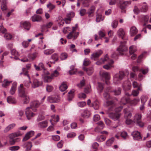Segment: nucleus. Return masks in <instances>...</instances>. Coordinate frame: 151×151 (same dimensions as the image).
<instances>
[{
  "label": "nucleus",
  "mask_w": 151,
  "mask_h": 151,
  "mask_svg": "<svg viewBox=\"0 0 151 151\" xmlns=\"http://www.w3.org/2000/svg\"><path fill=\"white\" fill-rule=\"evenodd\" d=\"M7 0H3L1 6V8L3 11L6 10L7 9L6 6Z\"/></svg>",
  "instance_id": "38"
},
{
  "label": "nucleus",
  "mask_w": 151,
  "mask_h": 151,
  "mask_svg": "<svg viewBox=\"0 0 151 151\" xmlns=\"http://www.w3.org/2000/svg\"><path fill=\"white\" fill-rule=\"evenodd\" d=\"M104 19V17L101 14H98L96 16V20L97 22H99L102 21Z\"/></svg>",
  "instance_id": "51"
},
{
  "label": "nucleus",
  "mask_w": 151,
  "mask_h": 151,
  "mask_svg": "<svg viewBox=\"0 0 151 151\" xmlns=\"http://www.w3.org/2000/svg\"><path fill=\"white\" fill-rule=\"evenodd\" d=\"M109 91L107 88L104 92L103 94V96L104 98L106 100H107L110 98V96L109 93Z\"/></svg>",
  "instance_id": "35"
},
{
  "label": "nucleus",
  "mask_w": 151,
  "mask_h": 151,
  "mask_svg": "<svg viewBox=\"0 0 151 151\" xmlns=\"http://www.w3.org/2000/svg\"><path fill=\"white\" fill-rule=\"evenodd\" d=\"M17 86V83L16 82H14L13 83L12 86L10 91V93L11 94L13 95L14 94L16 90Z\"/></svg>",
  "instance_id": "28"
},
{
  "label": "nucleus",
  "mask_w": 151,
  "mask_h": 151,
  "mask_svg": "<svg viewBox=\"0 0 151 151\" xmlns=\"http://www.w3.org/2000/svg\"><path fill=\"white\" fill-rule=\"evenodd\" d=\"M137 32L138 30L135 27L133 26L131 28L130 32L131 36H134L137 34Z\"/></svg>",
  "instance_id": "27"
},
{
  "label": "nucleus",
  "mask_w": 151,
  "mask_h": 151,
  "mask_svg": "<svg viewBox=\"0 0 151 151\" xmlns=\"http://www.w3.org/2000/svg\"><path fill=\"white\" fill-rule=\"evenodd\" d=\"M83 69L86 71L87 73L89 75L91 74L93 72V69L92 68H88V69L84 68Z\"/></svg>",
  "instance_id": "54"
},
{
  "label": "nucleus",
  "mask_w": 151,
  "mask_h": 151,
  "mask_svg": "<svg viewBox=\"0 0 151 151\" xmlns=\"http://www.w3.org/2000/svg\"><path fill=\"white\" fill-rule=\"evenodd\" d=\"M12 81H9L6 79H5L3 83L2 84V86L3 87H6L7 86H9L10 84V83Z\"/></svg>",
  "instance_id": "62"
},
{
  "label": "nucleus",
  "mask_w": 151,
  "mask_h": 151,
  "mask_svg": "<svg viewBox=\"0 0 151 151\" xmlns=\"http://www.w3.org/2000/svg\"><path fill=\"white\" fill-rule=\"evenodd\" d=\"M117 34L119 37L123 39L125 35L124 29L122 28H120L117 31Z\"/></svg>",
  "instance_id": "21"
},
{
  "label": "nucleus",
  "mask_w": 151,
  "mask_h": 151,
  "mask_svg": "<svg viewBox=\"0 0 151 151\" xmlns=\"http://www.w3.org/2000/svg\"><path fill=\"white\" fill-rule=\"evenodd\" d=\"M59 75V73L57 70H55L52 73H51L50 76L52 79L54 77H57Z\"/></svg>",
  "instance_id": "56"
},
{
  "label": "nucleus",
  "mask_w": 151,
  "mask_h": 151,
  "mask_svg": "<svg viewBox=\"0 0 151 151\" xmlns=\"http://www.w3.org/2000/svg\"><path fill=\"white\" fill-rule=\"evenodd\" d=\"M47 8L49 9V12H51V11L55 8V6L51 3L48 4L47 5Z\"/></svg>",
  "instance_id": "58"
},
{
  "label": "nucleus",
  "mask_w": 151,
  "mask_h": 151,
  "mask_svg": "<svg viewBox=\"0 0 151 151\" xmlns=\"http://www.w3.org/2000/svg\"><path fill=\"white\" fill-rule=\"evenodd\" d=\"M54 52V50L52 49H48L45 50L44 51V54L46 55H50Z\"/></svg>",
  "instance_id": "41"
},
{
  "label": "nucleus",
  "mask_w": 151,
  "mask_h": 151,
  "mask_svg": "<svg viewBox=\"0 0 151 151\" xmlns=\"http://www.w3.org/2000/svg\"><path fill=\"white\" fill-rule=\"evenodd\" d=\"M22 146L23 148H26L27 151H28L31 149L32 145L31 142H28L24 143Z\"/></svg>",
  "instance_id": "19"
},
{
  "label": "nucleus",
  "mask_w": 151,
  "mask_h": 151,
  "mask_svg": "<svg viewBox=\"0 0 151 151\" xmlns=\"http://www.w3.org/2000/svg\"><path fill=\"white\" fill-rule=\"evenodd\" d=\"M101 76L103 78L105 79L106 80V83L107 84H109V82L108 81L110 78V74L107 72H103L101 74Z\"/></svg>",
  "instance_id": "11"
},
{
  "label": "nucleus",
  "mask_w": 151,
  "mask_h": 151,
  "mask_svg": "<svg viewBox=\"0 0 151 151\" xmlns=\"http://www.w3.org/2000/svg\"><path fill=\"white\" fill-rule=\"evenodd\" d=\"M38 126L40 128L46 127L47 126V122L46 121L41 122L39 123Z\"/></svg>",
  "instance_id": "42"
},
{
  "label": "nucleus",
  "mask_w": 151,
  "mask_h": 151,
  "mask_svg": "<svg viewBox=\"0 0 151 151\" xmlns=\"http://www.w3.org/2000/svg\"><path fill=\"white\" fill-rule=\"evenodd\" d=\"M109 116L114 121H119L121 114L119 113H111L109 114Z\"/></svg>",
  "instance_id": "8"
},
{
  "label": "nucleus",
  "mask_w": 151,
  "mask_h": 151,
  "mask_svg": "<svg viewBox=\"0 0 151 151\" xmlns=\"http://www.w3.org/2000/svg\"><path fill=\"white\" fill-rule=\"evenodd\" d=\"M49 73L47 72L46 74L42 75V78L45 82L48 83L50 82L52 79L50 76H49Z\"/></svg>",
  "instance_id": "12"
},
{
  "label": "nucleus",
  "mask_w": 151,
  "mask_h": 151,
  "mask_svg": "<svg viewBox=\"0 0 151 151\" xmlns=\"http://www.w3.org/2000/svg\"><path fill=\"white\" fill-rule=\"evenodd\" d=\"M121 137L124 139L126 140L129 138L127 133L125 131H123L121 133Z\"/></svg>",
  "instance_id": "37"
},
{
  "label": "nucleus",
  "mask_w": 151,
  "mask_h": 151,
  "mask_svg": "<svg viewBox=\"0 0 151 151\" xmlns=\"http://www.w3.org/2000/svg\"><path fill=\"white\" fill-rule=\"evenodd\" d=\"M114 140V139L113 138L109 139L106 141V145L107 146H110L113 143Z\"/></svg>",
  "instance_id": "49"
},
{
  "label": "nucleus",
  "mask_w": 151,
  "mask_h": 151,
  "mask_svg": "<svg viewBox=\"0 0 151 151\" xmlns=\"http://www.w3.org/2000/svg\"><path fill=\"white\" fill-rule=\"evenodd\" d=\"M74 91L73 90H71L68 93V99L69 101H70L74 96Z\"/></svg>",
  "instance_id": "43"
},
{
  "label": "nucleus",
  "mask_w": 151,
  "mask_h": 151,
  "mask_svg": "<svg viewBox=\"0 0 151 151\" xmlns=\"http://www.w3.org/2000/svg\"><path fill=\"white\" fill-rule=\"evenodd\" d=\"M22 134L20 132L14 133L11 134L9 135V140L14 139L17 137L21 136Z\"/></svg>",
  "instance_id": "26"
},
{
  "label": "nucleus",
  "mask_w": 151,
  "mask_h": 151,
  "mask_svg": "<svg viewBox=\"0 0 151 151\" xmlns=\"http://www.w3.org/2000/svg\"><path fill=\"white\" fill-rule=\"evenodd\" d=\"M129 101V98L124 97L122 98L121 99V104H125Z\"/></svg>",
  "instance_id": "44"
},
{
  "label": "nucleus",
  "mask_w": 151,
  "mask_h": 151,
  "mask_svg": "<svg viewBox=\"0 0 151 151\" xmlns=\"http://www.w3.org/2000/svg\"><path fill=\"white\" fill-rule=\"evenodd\" d=\"M134 122V120H132L129 119H126L125 123L127 125H130Z\"/></svg>",
  "instance_id": "64"
},
{
  "label": "nucleus",
  "mask_w": 151,
  "mask_h": 151,
  "mask_svg": "<svg viewBox=\"0 0 151 151\" xmlns=\"http://www.w3.org/2000/svg\"><path fill=\"white\" fill-rule=\"evenodd\" d=\"M98 85L97 87V89L99 92L101 93L103 89V85L102 83L98 82Z\"/></svg>",
  "instance_id": "47"
},
{
  "label": "nucleus",
  "mask_w": 151,
  "mask_h": 151,
  "mask_svg": "<svg viewBox=\"0 0 151 151\" xmlns=\"http://www.w3.org/2000/svg\"><path fill=\"white\" fill-rule=\"evenodd\" d=\"M32 21L33 22H39L42 19V18L40 16L35 14L31 17Z\"/></svg>",
  "instance_id": "22"
},
{
  "label": "nucleus",
  "mask_w": 151,
  "mask_h": 151,
  "mask_svg": "<svg viewBox=\"0 0 151 151\" xmlns=\"http://www.w3.org/2000/svg\"><path fill=\"white\" fill-rule=\"evenodd\" d=\"M20 149V147L18 146H15L10 147L9 150L12 151H17Z\"/></svg>",
  "instance_id": "60"
},
{
  "label": "nucleus",
  "mask_w": 151,
  "mask_h": 151,
  "mask_svg": "<svg viewBox=\"0 0 151 151\" xmlns=\"http://www.w3.org/2000/svg\"><path fill=\"white\" fill-rule=\"evenodd\" d=\"M124 76V73L123 72L120 71L118 73L115 74L114 76V82L117 84L120 82Z\"/></svg>",
  "instance_id": "4"
},
{
  "label": "nucleus",
  "mask_w": 151,
  "mask_h": 151,
  "mask_svg": "<svg viewBox=\"0 0 151 151\" xmlns=\"http://www.w3.org/2000/svg\"><path fill=\"white\" fill-rule=\"evenodd\" d=\"M11 52V54L14 56V57L12 56L10 57L11 58H14L16 60L19 59L18 57L19 56V54L15 50L13 49L12 50Z\"/></svg>",
  "instance_id": "17"
},
{
  "label": "nucleus",
  "mask_w": 151,
  "mask_h": 151,
  "mask_svg": "<svg viewBox=\"0 0 151 151\" xmlns=\"http://www.w3.org/2000/svg\"><path fill=\"white\" fill-rule=\"evenodd\" d=\"M141 101L142 104H145L147 100V96L143 95L140 97Z\"/></svg>",
  "instance_id": "48"
},
{
  "label": "nucleus",
  "mask_w": 151,
  "mask_h": 151,
  "mask_svg": "<svg viewBox=\"0 0 151 151\" xmlns=\"http://www.w3.org/2000/svg\"><path fill=\"white\" fill-rule=\"evenodd\" d=\"M132 135L134 139L140 140L142 139L140 133L137 131H135L133 132Z\"/></svg>",
  "instance_id": "13"
},
{
  "label": "nucleus",
  "mask_w": 151,
  "mask_h": 151,
  "mask_svg": "<svg viewBox=\"0 0 151 151\" xmlns=\"http://www.w3.org/2000/svg\"><path fill=\"white\" fill-rule=\"evenodd\" d=\"M136 50V47L135 46L132 45L129 47V53L130 54L134 53Z\"/></svg>",
  "instance_id": "46"
},
{
  "label": "nucleus",
  "mask_w": 151,
  "mask_h": 151,
  "mask_svg": "<svg viewBox=\"0 0 151 151\" xmlns=\"http://www.w3.org/2000/svg\"><path fill=\"white\" fill-rule=\"evenodd\" d=\"M106 139V138L105 136L101 135L97 136L96 139L99 142H102L104 141Z\"/></svg>",
  "instance_id": "40"
},
{
  "label": "nucleus",
  "mask_w": 151,
  "mask_h": 151,
  "mask_svg": "<svg viewBox=\"0 0 151 151\" xmlns=\"http://www.w3.org/2000/svg\"><path fill=\"white\" fill-rule=\"evenodd\" d=\"M118 25V21L115 20L113 21L111 24V26L112 28H116L117 26Z\"/></svg>",
  "instance_id": "61"
},
{
  "label": "nucleus",
  "mask_w": 151,
  "mask_h": 151,
  "mask_svg": "<svg viewBox=\"0 0 151 151\" xmlns=\"http://www.w3.org/2000/svg\"><path fill=\"white\" fill-rule=\"evenodd\" d=\"M22 72L20 74V75L23 74L25 76H27L28 77L29 79L30 80V78L28 74V71L27 70L26 68H22Z\"/></svg>",
  "instance_id": "52"
},
{
  "label": "nucleus",
  "mask_w": 151,
  "mask_h": 151,
  "mask_svg": "<svg viewBox=\"0 0 151 151\" xmlns=\"http://www.w3.org/2000/svg\"><path fill=\"white\" fill-rule=\"evenodd\" d=\"M20 141V139L19 138H16L12 139L9 140V142L11 145H14L16 142H18Z\"/></svg>",
  "instance_id": "45"
},
{
  "label": "nucleus",
  "mask_w": 151,
  "mask_h": 151,
  "mask_svg": "<svg viewBox=\"0 0 151 151\" xmlns=\"http://www.w3.org/2000/svg\"><path fill=\"white\" fill-rule=\"evenodd\" d=\"M139 94V91L137 90H133L132 91L131 95L134 96H137Z\"/></svg>",
  "instance_id": "63"
},
{
  "label": "nucleus",
  "mask_w": 151,
  "mask_h": 151,
  "mask_svg": "<svg viewBox=\"0 0 151 151\" xmlns=\"http://www.w3.org/2000/svg\"><path fill=\"white\" fill-rule=\"evenodd\" d=\"M19 96L22 98L24 104H27L29 103L30 100L29 97L26 92L23 90V89L19 91Z\"/></svg>",
  "instance_id": "3"
},
{
  "label": "nucleus",
  "mask_w": 151,
  "mask_h": 151,
  "mask_svg": "<svg viewBox=\"0 0 151 151\" xmlns=\"http://www.w3.org/2000/svg\"><path fill=\"white\" fill-rule=\"evenodd\" d=\"M47 101L50 103H57L60 101V98L57 96H50L47 97Z\"/></svg>",
  "instance_id": "7"
},
{
  "label": "nucleus",
  "mask_w": 151,
  "mask_h": 151,
  "mask_svg": "<svg viewBox=\"0 0 151 151\" xmlns=\"http://www.w3.org/2000/svg\"><path fill=\"white\" fill-rule=\"evenodd\" d=\"M38 53L37 52H35L33 53L32 55H28V57L32 60H34L37 57Z\"/></svg>",
  "instance_id": "57"
},
{
  "label": "nucleus",
  "mask_w": 151,
  "mask_h": 151,
  "mask_svg": "<svg viewBox=\"0 0 151 151\" xmlns=\"http://www.w3.org/2000/svg\"><path fill=\"white\" fill-rule=\"evenodd\" d=\"M67 88V86L65 82H63L59 87L60 90L61 91H65Z\"/></svg>",
  "instance_id": "33"
},
{
  "label": "nucleus",
  "mask_w": 151,
  "mask_h": 151,
  "mask_svg": "<svg viewBox=\"0 0 151 151\" xmlns=\"http://www.w3.org/2000/svg\"><path fill=\"white\" fill-rule=\"evenodd\" d=\"M4 34V37L6 40H10L11 39L12 37V35L9 33L6 32Z\"/></svg>",
  "instance_id": "55"
},
{
  "label": "nucleus",
  "mask_w": 151,
  "mask_h": 151,
  "mask_svg": "<svg viewBox=\"0 0 151 151\" xmlns=\"http://www.w3.org/2000/svg\"><path fill=\"white\" fill-rule=\"evenodd\" d=\"M127 50V47L125 45H122V43H121L119 47L117 49L120 54H122L121 52H125Z\"/></svg>",
  "instance_id": "18"
},
{
  "label": "nucleus",
  "mask_w": 151,
  "mask_h": 151,
  "mask_svg": "<svg viewBox=\"0 0 151 151\" xmlns=\"http://www.w3.org/2000/svg\"><path fill=\"white\" fill-rule=\"evenodd\" d=\"M99 103L97 100H95L93 103V106L95 109H97L99 107Z\"/></svg>",
  "instance_id": "59"
},
{
  "label": "nucleus",
  "mask_w": 151,
  "mask_h": 151,
  "mask_svg": "<svg viewBox=\"0 0 151 151\" xmlns=\"http://www.w3.org/2000/svg\"><path fill=\"white\" fill-rule=\"evenodd\" d=\"M91 115L90 111L88 109H86L83 110L81 114V116L85 118H89Z\"/></svg>",
  "instance_id": "10"
},
{
  "label": "nucleus",
  "mask_w": 151,
  "mask_h": 151,
  "mask_svg": "<svg viewBox=\"0 0 151 151\" xmlns=\"http://www.w3.org/2000/svg\"><path fill=\"white\" fill-rule=\"evenodd\" d=\"M123 86L125 90L127 91L130 89L131 84L128 81L125 82L123 84Z\"/></svg>",
  "instance_id": "24"
},
{
  "label": "nucleus",
  "mask_w": 151,
  "mask_h": 151,
  "mask_svg": "<svg viewBox=\"0 0 151 151\" xmlns=\"http://www.w3.org/2000/svg\"><path fill=\"white\" fill-rule=\"evenodd\" d=\"M22 25L23 27L27 30H29L30 28V25L29 22L25 21L22 22Z\"/></svg>",
  "instance_id": "30"
},
{
  "label": "nucleus",
  "mask_w": 151,
  "mask_h": 151,
  "mask_svg": "<svg viewBox=\"0 0 151 151\" xmlns=\"http://www.w3.org/2000/svg\"><path fill=\"white\" fill-rule=\"evenodd\" d=\"M42 85V83L40 82L37 79H34L32 84V87L33 88L37 87Z\"/></svg>",
  "instance_id": "20"
},
{
  "label": "nucleus",
  "mask_w": 151,
  "mask_h": 151,
  "mask_svg": "<svg viewBox=\"0 0 151 151\" xmlns=\"http://www.w3.org/2000/svg\"><path fill=\"white\" fill-rule=\"evenodd\" d=\"M139 101L140 99L139 98H135L132 100L130 101V103L132 105L135 106L139 102Z\"/></svg>",
  "instance_id": "34"
},
{
  "label": "nucleus",
  "mask_w": 151,
  "mask_h": 151,
  "mask_svg": "<svg viewBox=\"0 0 151 151\" xmlns=\"http://www.w3.org/2000/svg\"><path fill=\"white\" fill-rule=\"evenodd\" d=\"M16 124L14 123H12L6 127L4 129V133H6L10 130L13 129L15 126Z\"/></svg>",
  "instance_id": "23"
},
{
  "label": "nucleus",
  "mask_w": 151,
  "mask_h": 151,
  "mask_svg": "<svg viewBox=\"0 0 151 151\" xmlns=\"http://www.w3.org/2000/svg\"><path fill=\"white\" fill-rule=\"evenodd\" d=\"M110 60L108 58V55H106L103 58H101L99 60L97 61L96 63V64L97 65H100L106 62L108 63L110 62Z\"/></svg>",
  "instance_id": "9"
},
{
  "label": "nucleus",
  "mask_w": 151,
  "mask_h": 151,
  "mask_svg": "<svg viewBox=\"0 0 151 151\" xmlns=\"http://www.w3.org/2000/svg\"><path fill=\"white\" fill-rule=\"evenodd\" d=\"M74 16V13L73 12H70L68 13L66 15V17L64 19H60L58 23V25L60 27L63 26L64 24V22L67 24L70 23L71 19Z\"/></svg>",
  "instance_id": "1"
},
{
  "label": "nucleus",
  "mask_w": 151,
  "mask_h": 151,
  "mask_svg": "<svg viewBox=\"0 0 151 151\" xmlns=\"http://www.w3.org/2000/svg\"><path fill=\"white\" fill-rule=\"evenodd\" d=\"M7 102L9 104H15L17 101L14 98L10 96L7 98Z\"/></svg>",
  "instance_id": "32"
},
{
  "label": "nucleus",
  "mask_w": 151,
  "mask_h": 151,
  "mask_svg": "<svg viewBox=\"0 0 151 151\" xmlns=\"http://www.w3.org/2000/svg\"><path fill=\"white\" fill-rule=\"evenodd\" d=\"M102 53V51L101 50H99L96 52L93 53L91 55V58L92 60H95L96 59L98 58Z\"/></svg>",
  "instance_id": "14"
},
{
  "label": "nucleus",
  "mask_w": 151,
  "mask_h": 151,
  "mask_svg": "<svg viewBox=\"0 0 151 151\" xmlns=\"http://www.w3.org/2000/svg\"><path fill=\"white\" fill-rule=\"evenodd\" d=\"M40 104V103L38 101H33L31 103L30 107H32V108H35L38 107Z\"/></svg>",
  "instance_id": "29"
},
{
  "label": "nucleus",
  "mask_w": 151,
  "mask_h": 151,
  "mask_svg": "<svg viewBox=\"0 0 151 151\" xmlns=\"http://www.w3.org/2000/svg\"><path fill=\"white\" fill-rule=\"evenodd\" d=\"M114 63V61L112 60H110V62L108 63L107 64L104 65L103 67L107 70H110L114 67V66L113 65Z\"/></svg>",
  "instance_id": "15"
},
{
  "label": "nucleus",
  "mask_w": 151,
  "mask_h": 151,
  "mask_svg": "<svg viewBox=\"0 0 151 151\" xmlns=\"http://www.w3.org/2000/svg\"><path fill=\"white\" fill-rule=\"evenodd\" d=\"M34 134V132L32 131H30L27 132L25 136L23 138L22 141H25L28 140L30 138L32 137Z\"/></svg>",
  "instance_id": "16"
},
{
  "label": "nucleus",
  "mask_w": 151,
  "mask_h": 151,
  "mask_svg": "<svg viewBox=\"0 0 151 151\" xmlns=\"http://www.w3.org/2000/svg\"><path fill=\"white\" fill-rule=\"evenodd\" d=\"M98 33L99 38L100 39L104 37L106 35L105 32L104 30L99 31Z\"/></svg>",
  "instance_id": "53"
},
{
  "label": "nucleus",
  "mask_w": 151,
  "mask_h": 151,
  "mask_svg": "<svg viewBox=\"0 0 151 151\" xmlns=\"http://www.w3.org/2000/svg\"><path fill=\"white\" fill-rule=\"evenodd\" d=\"M98 125L100 127V130H99V127H96L95 129V132H99L104 127V125L103 122L101 121H100L97 123Z\"/></svg>",
  "instance_id": "25"
},
{
  "label": "nucleus",
  "mask_w": 151,
  "mask_h": 151,
  "mask_svg": "<svg viewBox=\"0 0 151 151\" xmlns=\"http://www.w3.org/2000/svg\"><path fill=\"white\" fill-rule=\"evenodd\" d=\"M46 47V44L43 43L42 40L40 41L38 48L41 50L44 49Z\"/></svg>",
  "instance_id": "39"
},
{
  "label": "nucleus",
  "mask_w": 151,
  "mask_h": 151,
  "mask_svg": "<svg viewBox=\"0 0 151 151\" xmlns=\"http://www.w3.org/2000/svg\"><path fill=\"white\" fill-rule=\"evenodd\" d=\"M124 117L126 119L130 118L132 116V113L129 111H127V109H124Z\"/></svg>",
  "instance_id": "31"
},
{
  "label": "nucleus",
  "mask_w": 151,
  "mask_h": 151,
  "mask_svg": "<svg viewBox=\"0 0 151 151\" xmlns=\"http://www.w3.org/2000/svg\"><path fill=\"white\" fill-rule=\"evenodd\" d=\"M141 115L139 114H136L133 118L134 122L137 123L138 125L140 127H142L144 125L143 122L141 121Z\"/></svg>",
  "instance_id": "6"
},
{
  "label": "nucleus",
  "mask_w": 151,
  "mask_h": 151,
  "mask_svg": "<svg viewBox=\"0 0 151 151\" xmlns=\"http://www.w3.org/2000/svg\"><path fill=\"white\" fill-rule=\"evenodd\" d=\"M76 30V27H72V31L69 33L67 36L68 39L75 40L77 38L79 35V33L78 32H75Z\"/></svg>",
  "instance_id": "5"
},
{
  "label": "nucleus",
  "mask_w": 151,
  "mask_h": 151,
  "mask_svg": "<svg viewBox=\"0 0 151 151\" xmlns=\"http://www.w3.org/2000/svg\"><path fill=\"white\" fill-rule=\"evenodd\" d=\"M37 111L36 108H32L30 107H27L25 110V114L27 119L29 120L34 117L36 114L33 112H35Z\"/></svg>",
  "instance_id": "2"
},
{
  "label": "nucleus",
  "mask_w": 151,
  "mask_h": 151,
  "mask_svg": "<svg viewBox=\"0 0 151 151\" xmlns=\"http://www.w3.org/2000/svg\"><path fill=\"white\" fill-rule=\"evenodd\" d=\"M95 9V7L94 6H91L88 9V12L87 13L88 15L90 16L94 12Z\"/></svg>",
  "instance_id": "50"
},
{
  "label": "nucleus",
  "mask_w": 151,
  "mask_h": 151,
  "mask_svg": "<svg viewBox=\"0 0 151 151\" xmlns=\"http://www.w3.org/2000/svg\"><path fill=\"white\" fill-rule=\"evenodd\" d=\"M127 2H124L120 4V8L122 10L121 12L123 13H125V11L124 10L127 6Z\"/></svg>",
  "instance_id": "36"
}]
</instances>
